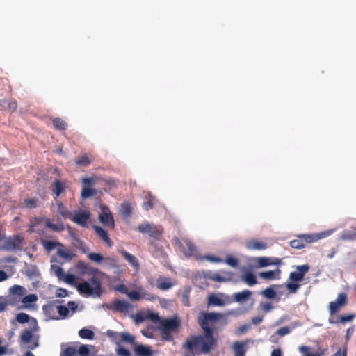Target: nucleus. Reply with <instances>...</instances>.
Returning <instances> with one entry per match:
<instances>
[{
  "label": "nucleus",
  "mask_w": 356,
  "mask_h": 356,
  "mask_svg": "<svg viewBox=\"0 0 356 356\" xmlns=\"http://www.w3.org/2000/svg\"><path fill=\"white\" fill-rule=\"evenodd\" d=\"M355 318L354 314L341 315L339 317L340 322L345 323L348 321H351Z\"/></svg>",
  "instance_id": "nucleus-57"
},
{
  "label": "nucleus",
  "mask_w": 356,
  "mask_h": 356,
  "mask_svg": "<svg viewBox=\"0 0 356 356\" xmlns=\"http://www.w3.org/2000/svg\"><path fill=\"white\" fill-rule=\"evenodd\" d=\"M102 212L99 215V221L108 228L113 229L115 228V221L110 209L105 206H101Z\"/></svg>",
  "instance_id": "nucleus-11"
},
{
  "label": "nucleus",
  "mask_w": 356,
  "mask_h": 356,
  "mask_svg": "<svg viewBox=\"0 0 356 356\" xmlns=\"http://www.w3.org/2000/svg\"><path fill=\"white\" fill-rule=\"evenodd\" d=\"M347 303V296L344 293H341L338 295L335 301L330 302L329 311L330 315H333L340 310L341 307L345 306Z\"/></svg>",
  "instance_id": "nucleus-14"
},
{
  "label": "nucleus",
  "mask_w": 356,
  "mask_h": 356,
  "mask_svg": "<svg viewBox=\"0 0 356 356\" xmlns=\"http://www.w3.org/2000/svg\"><path fill=\"white\" fill-rule=\"evenodd\" d=\"M248 343V341L234 342L232 346L234 356H245Z\"/></svg>",
  "instance_id": "nucleus-24"
},
{
  "label": "nucleus",
  "mask_w": 356,
  "mask_h": 356,
  "mask_svg": "<svg viewBox=\"0 0 356 356\" xmlns=\"http://www.w3.org/2000/svg\"><path fill=\"white\" fill-rule=\"evenodd\" d=\"M5 104H8V108L10 112H13L14 111H15L17 106V102L15 101L10 102H7L6 100L0 101L1 106L4 107Z\"/></svg>",
  "instance_id": "nucleus-50"
},
{
  "label": "nucleus",
  "mask_w": 356,
  "mask_h": 356,
  "mask_svg": "<svg viewBox=\"0 0 356 356\" xmlns=\"http://www.w3.org/2000/svg\"><path fill=\"white\" fill-rule=\"evenodd\" d=\"M262 321H263L262 316H254L252 318V323L254 325H259L262 322Z\"/></svg>",
  "instance_id": "nucleus-63"
},
{
  "label": "nucleus",
  "mask_w": 356,
  "mask_h": 356,
  "mask_svg": "<svg viewBox=\"0 0 356 356\" xmlns=\"http://www.w3.org/2000/svg\"><path fill=\"white\" fill-rule=\"evenodd\" d=\"M131 307L129 302L119 299L114 300L111 304L107 305L108 309L115 312H127Z\"/></svg>",
  "instance_id": "nucleus-17"
},
{
  "label": "nucleus",
  "mask_w": 356,
  "mask_h": 356,
  "mask_svg": "<svg viewBox=\"0 0 356 356\" xmlns=\"http://www.w3.org/2000/svg\"><path fill=\"white\" fill-rule=\"evenodd\" d=\"M172 243L174 245L177 246L187 258L191 257L196 254L197 248L195 245L189 240L184 241L186 247L181 241V240L177 237H174L172 240Z\"/></svg>",
  "instance_id": "nucleus-10"
},
{
  "label": "nucleus",
  "mask_w": 356,
  "mask_h": 356,
  "mask_svg": "<svg viewBox=\"0 0 356 356\" xmlns=\"http://www.w3.org/2000/svg\"><path fill=\"white\" fill-rule=\"evenodd\" d=\"M88 257L91 261L97 263H100L104 259L102 254L95 252L90 253Z\"/></svg>",
  "instance_id": "nucleus-51"
},
{
  "label": "nucleus",
  "mask_w": 356,
  "mask_h": 356,
  "mask_svg": "<svg viewBox=\"0 0 356 356\" xmlns=\"http://www.w3.org/2000/svg\"><path fill=\"white\" fill-rule=\"evenodd\" d=\"M223 317L220 313H207L200 312L198 314L197 321L200 326L204 331V335H197L188 339L183 344V348L188 352L184 356H195V353H209L216 344L213 337L214 329L211 327Z\"/></svg>",
  "instance_id": "nucleus-1"
},
{
  "label": "nucleus",
  "mask_w": 356,
  "mask_h": 356,
  "mask_svg": "<svg viewBox=\"0 0 356 356\" xmlns=\"http://www.w3.org/2000/svg\"><path fill=\"white\" fill-rule=\"evenodd\" d=\"M242 280L249 286H253L257 283L256 276L251 271H247L242 276Z\"/></svg>",
  "instance_id": "nucleus-32"
},
{
  "label": "nucleus",
  "mask_w": 356,
  "mask_h": 356,
  "mask_svg": "<svg viewBox=\"0 0 356 356\" xmlns=\"http://www.w3.org/2000/svg\"><path fill=\"white\" fill-rule=\"evenodd\" d=\"M252 294V291L246 289L241 292L234 293L233 294V298L236 302L241 303L248 300Z\"/></svg>",
  "instance_id": "nucleus-27"
},
{
  "label": "nucleus",
  "mask_w": 356,
  "mask_h": 356,
  "mask_svg": "<svg viewBox=\"0 0 356 356\" xmlns=\"http://www.w3.org/2000/svg\"><path fill=\"white\" fill-rule=\"evenodd\" d=\"M282 261L279 258L259 257L257 264L259 267H266L271 265H280Z\"/></svg>",
  "instance_id": "nucleus-21"
},
{
  "label": "nucleus",
  "mask_w": 356,
  "mask_h": 356,
  "mask_svg": "<svg viewBox=\"0 0 356 356\" xmlns=\"http://www.w3.org/2000/svg\"><path fill=\"white\" fill-rule=\"evenodd\" d=\"M57 316L58 319L65 318L69 314V309L63 305H60V303L57 304Z\"/></svg>",
  "instance_id": "nucleus-37"
},
{
  "label": "nucleus",
  "mask_w": 356,
  "mask_h": 356,
  "mask_svg": "<svg viewBox=\"0 0 356 356\" xmlns=\"http://www.w3.org/2000/svg\"><path fill=\"white\" fill-rule=\"evenodd\" d=\"M93 229L96 233V234L108 246L111 247L113 245V242L110 239L108 232L104 229L102 227L98 225H93Z\"/></svg>",
  "instance_id": "nucleus-20"
},
{
  "label": "nucleus",
  "mask_w": 356,
  "mask_h": 356,
  "mask_svg": "<svg viewBox=\"0 0 356 356\" xmlns=\"http://www.w3.org/2000/svg\"><path fill=\"white\" fill-rule=\"evenodd\" d=\"M137 230L148 235L156 240H160L163 233V228L149 222H145L138 226Z\"/></svg>",
  "instance_id": "nucleus-8"
},
{
  "label": "nucleus",
  "mask_w": 356,
  "mask_h": 356,
  "mask_svg": "<svg viewBox=\"0 0 356 356\" xmlns=\"http://www.w3.org/2000/svg\"><path fill=\"white\" fill-rule=\"evenodd\" d=\"M209 279L215 282H225V279L218 273H213L209 276Z\"/></svg>",
  "instance_id": "nucleus-59"
},
{
  "label": "nucleus",
  "mask_w": 356,
  "mask_h": 356,
  "mask_svg": "<svg viewBox=\"0 0 356 356\" xmlns=\"http://www.w3.org/2000/svg\"><path fill=\"white\" fill-rule=\"evenodd\" d=\"M44 221L46 227L49 228L51 231L54 232H62L64 230V225L63 223L59 225L54 224L51 222L50 219L44 218V217H36L31 220V222L29 225V232L33 233L35 232V227L36 225Z\"/></svg>",
  "instance_id": "nucleus-9"
},
{
  "label": "nucleus",
  "mask_w": 356,
  "mask_h": 356,
  "mask_svg": "<svg viewBox=\"0 0 356 356\" xmlns=\"http://www.w3.org/2000/svg\"><path fill=\"white\" fill-rule=\"evenodd\" d=\"M58 303H60V301L56 300L43 307V309L46 314L52 319H58V317L57 316V308H56L57 307Z\"/></svg>",
  "instance_id": "nucleus-19"
},
{
  "label": "nucleus",
  "mask_w": 356,
  "mask_h": 356,
  "mask_svg": "<svg viewBox=\"0 0 356 356\" xmlns=\"http://www.w3.org/2000/svg\"><path fill=\"white\" fill-rule=\"evenodd\" d=\"M79 335L81 339H92L95 334L91 330L83 328L79 331Z\"/></svg>",
  "instance_id": "nucleus-40"
},
{
  "label": "nucleus",
  "mask_w": 356,
  "mask_h": 356,
  "mask_svg": "<svg viewBox=\"0 0 356 356\" xmlns=\"http://www.w3.org/2000/svg\"><path fill=\"white\" fill-rule=\"evenodd\" d=\"M26 293L24 287L19 285H14L10 288V294L7 298H10L13 300L12 306L15 305L17 302L21 301L22 298Z\"/></svg>",
  "instance_id": "nucleus-16"
},
{
  "label": "nucleus",
  "mask_w": 356,
  "mask_h": 356,
  "mask_svg": "<svg viewBox=\"0 0 356 356\" xmlns=\"http://www.w3.org/2000/svg\"><path fill=\"white\" fill-rule=\"evenodd\" d=\"M133 208L129 202H125L120 205V213L124 217H129L132 213Z\"/></svg>",
  "instance_id": "nucleus-34"
},
{
  "label": "nucleus",
  "mask_w": 356,
  "mask_h": 356,
  "mask_svg": "<svg viewBox=\"0 0 356 356\" xmlns=\"http://www.w3.org/2000/svg\"><path fill=\"white\" fill-rule=\"evenodd\" d=\"M90 218V213L87 211H80L75 213L72 216H70V220L74 222L83 227H88V221Z\"/></svg>",
  "instance_id": "nucleus-15"
},
{
  "label": "nucleus",
  "mask_w": 356,
  "mask_h": 356,
  "mask_svg": "<svg viewBox=\"0 0 356 356\" xmlns=\"http://www.w3.org/2000/svg\"><path fill=\"white\" fill-rule=\"evenodd\" d=\"M77 289L81 294L86 296L99 295L101 290V281L99 278L93 276L88 282L84 281L79 283Z\"/></svg>",
  "instance_id": "nucleus-5"
},
{
  "label": "nucleus",
  "mask_w": 356,
  "mask_h": 356,
  "mask_svg": "<svg viewBox=\"0 0 356 356\" xmlns=\"http://www.w3.org/2000/svg\"><path fill=\"white\" fill-rule=\"evenodd\" d=\"M57 254L60 257L65 259L70 260L72 258V254L69 252H67V251H66V250H63L62 248H58V249Z\"/></svg>",
  "instance_id": "nucleus-52"
},
{
  "label": "nucleus",
  "mask_w": 356,
  "mask_h": 356,
  "mask_svg": "<svg viewBox=\"0 0 356 356\" xmlns=\"http://www.w3.org/2000/svg\"><path fill=\"white\" fill-rule=\"evenodd\" d=\"M134 351L135 356H152L153 354L149 346L142 344L135 345Z\"/></svg>",
  "instance_id": "nucleus-25"
},
{
  "label": "nucleus",
  "mask_w": 356,
  "mask_h": 356,
  "mask_svg": "<svg viewBox=\"0 0 356 356\" xmlns=\"http://www.w3.org/2000/svg\"><path fill=\"white\" fill-rule=\"evenodd\" d=\"M30 316L26 313H19L16 316V321L19 323H26L29 321Z\"/></svg>",
  "instance_id": "nucleus-48"
},
{
  "label": "nucleus",
  "mask_w": 356,
  "mask_h": 356,
  "mask_svg": "<svg viewBox=\"0 0 356 356\" xmlns=\"http://www.w3.org/2000/svg\"><path fill=\"white\" fill-rule=\"evenodd\" d=\"M78 353L80 356H89L90 350L87 346L81 345L78 350Z\"/></svg>",
  "instance_id": "nucleus-56"
},
{
  "label": "nucleus",
  "mask_w": 356,
  "mask_h": 356,
  "mask_svg": "<svg viewBox=\"0 0 356 356\" xmlns=\"http://www.w3.org/2000/svg\"><path fill=\"white\" fill-rule=\"evenodd\" d=\"M332 233V230H327L316 234H300L296 239L290 242V245L294 249L304 248L307 244L317 241L321 238L330 236Z\"/></svg>",
  "instance_id": "nucleus-2"
},
{
  "label": "nucleus",
  "mask_w": 356,
  "mask_h": 356,
  "mask_svg": "<svg viewBox=\"0 0 356 356\" xmlns=\"http://www.w3.org/2000/svg\"><path fill=\"white\" fill-rule=\"evenodd\" d=\"M261 307L262 309L266 312H270V310H272L273 309V305L270 302L261 303Z\"/></svg>",
  "instance_id": "nucleus-62"
},
{
  "label": "nucleus",
  "mask_w": 356,
  "mask_h": 356,
  "mask_svg": "<svg viewBox=\"0 0 356 356\" xmlns=\"http://www.w3.org/2000/svg\"><path fill=\"white\" fill-rule=\"evenodd\" d=\"M281 270L276 269L274 270H268L265 272H261L259 276L266 280H277L280 277Z\"/></svg>",
  "instance_id": "nucleus-26"
},
{
  "label": "nucleus",
  "mask_w": 356,
  "mask_h": 356,
  "mask_svg": "<svg viewBox=\"0 0 356 356\" xmlns=\"http://www.w3.org/2000/svg\"><path fill=\"white\" fill-rule=\"evenodd\" d=\"M261 294L268 299H274L276 296V293L272 287L264 289Z\"/></svg>",
  "instance_id": "nucleus-47"
},
{
  "label": "nucleus",
  "mask_w": 356,
  "mask_h": 356,
  "mask_svg": "<svg viewBox=\"0 0 356 356\" xmlns=\"http://www.w3.org/2000/svg\"><path fill=\"white\" fill-rule=\"evenodd\" d=\"M172 286L168 278L160 277L157 280V288L161 290H168Z\"/></svg>",
  "instance_id": "nucleus-33"
},
{
  "label": "nucleus",
  "mask_w": 356,
  "mask_h": 356,
  "mask_svg": "<svg viewBox=\"0 0 356 356\" xmlns=\"http://www.w3.org/2000/svg\"><path fill=\"white\" fill-rule=\"evenodd\" d=\"M24 206L29 209L37 207V200L35 198L26 199L23 202Z\"/></svg>",
  "instance_id": "nucleus-49"
},
{
  "label": "nucleus",
  "mask_w": 356,
  "mask_h": 356,
  "mask_svg": "<svg viewBox=\"0 0 356 356\" xmlns=\"http://www.w3.org/2000/svg\"><path fill=\"white\" fill-rule=\"evenodd\" d=\"M20 342L24 344H29L27 348L34 350L39 346L38 339L34 338L33 332L30 330H24L20 335Z\"/></svg>",
  "instance_id": "nucleus-12"
},
{
  "label": "nucleus",
  "mask_w": 356,
  "mask_h": 356,
  "mask_svg": "<svg viewBox=\"0 0 356 356\" xmlns=\"http://www.w3.org/2000/svg\"><path fill=\"white\" fill-rule=\"evenodd\" d=\"M51 191L54 198L56 200L58 197L62 194L66 188V186L59 179H56L51 185Z\"/></svg>",
  "instance_id": "nucleus-23"
},
{
  "label": "nucleus",
  "mask_w": 356,
  "mask_h": 356,
  "mask_svg": "<svg viewBox=\"0 0 356 356\" xmlns=\"http://www.w3.org/2000/svg\"><path fill=\"white\" fill-rule=\"evenodd\" d=\"M179 327L180 321L177 318L162 319L160 327L162 339L168 341H172V333L177 332Z\"/></svg>",
  "instance_id": "nucleus-4"
},
{
  "label": "nucleus",
  "mask_w": 356,
  "mask_h": 356,
  "mask_svg": "<svg viewBox=\"0 0 356 356\" xmlns=\"http://www.w3.org/2000/svg\"><path fill=\"white\" fill-rule=\"evenodd\" d=\"M115 290L126 295L129 291L127 286L124 284L117 285L115 287Z\"/></svg>",
  "instance_id": "nucleus-61"
},
{
  "label": "nucleus",
  "mask_w": 356,
  "mask_h": 356,
  "mask_svg": "<svg viewBox=\"0 0 356 356\" xmlns=\"http://www.w3.org/2000/svg\"><path fill=\"white\" fill-rule=\"evenodd\" d=\"M56 295L58 298H64V297H66L68 295V291L65 289L58 288L56 290Z\"/></svg>",
  "instance_id": "nucleus-60"
},
{
  "label": "nucleus",
  "mask_w": 356,
  "mask_h": 356,
  "mask_svg": "<svg viewBox=\"0 0 356 356\" xmlns=\"http://www.w3.org/2000/svg\"><path fill=\"white\" fill-rule=\"evenodd\" d=\"M145 199L146 200L143 204V208L146 211L152 209L154 207V197L152 195H149L145 197Z\"/></svg>",
  "instance_id": "nucleus-42"
},
{
  "label": "nucleus",
  "mask_w": 356,
  "mask_h": 356,
  "mask_svg": "<svg viewBox=\"0 0 356 356\" xmlns=\"http://www.w3.org/2000/svg\"><path fill=\"white\" fill-rule=\"evenodd\" d=\"M58 212L64 218H70V213L61 202H57Z\"/></svg>",
  "instance_id": "nucleus-43"
},
{
  "label": "nucleus",
  "mask_w": 356,
  "mask_h": 356,
  "mask_svg": "<svg viewBox=\"0 0 356 356\" xmlns=\"http://www.w3.org/2000/svg\"><path fill=\"white\" fill-rule=\"evenodd\" d=\"M245 247L250 250H264L267 248V245L263 241L251 239L246 242Z\"/></svg>",
  "instance_id": "nucleus-22"
},
{
  "label": "nucleus",
  "mask_w": 356,
  "mask_h": 356,
  "mask_svg": "<svg viewBox=\"0 0 356 356\" xmlns=\"http://www.w3.org/2000/svg\"><path fill=\"white\" fill-rule=\"evenodd\" d=\"M25 274L30 279H33L40 276V272L37 267L34 265H31L27 267L26 268Z\"/></svg>",
  "instance_id": "nucleus-35"
},
{
  "label": "nucleus",
  "mask_w": 356,
  "mask_h": 356,
  "mask_svg": "<svg viewBox=\"0 0 356 356\" xmlns=\"http://www.w3.org/2000/svg\"><path fill=\"white\" fill-rule=\"evenodd\" d=\"M40 243L47 252H50L56 247H63V245L58 241H51L46 239H41Z\"/></svg>",
  "instance_id": "nucleus-30"
},
{
  "label": "nucleus",
  "mask_w": 356,
  "mask_h": 356,
  "mask_svg": "<svg viewBox=\"0 0 356 356\" xmlns=\"http://www.w3.org/2000/svg\"><path fill=\"white\" fill-rule=\"evenodd\" d=\"M24 238L21 234H15L6 238L0 248L8 252L22 251L24 249Z\"/></svg>",
  "instance_id": "nucleus-6"
},
{
  "label": "nucleus",
  "mask_w": 356,
  "mask_h": 356,
  "mask_svg": "<svg viewBox=\"0 0 356 356\" xmlns=\"http://www.w3.org/2000/svg\"><path fill=\"white\" fill-rule=\"evenodd\" d=\"M299 350L302 353L305 354L304 356H322L325 354V352L326 351V350H323L320 353H316L315 354L310 353H308V351L309 350V347L305 346H300L299 348Z\"/></svg>",
  "instance_id": "nucleus-41"
},
{
  "label": "nucleus",
  "mask_w": 356,
  "mask_h": 356,
  "mask_svg": "<svg viewBox=\"0 0 356 356\" xmlns=\"http://www.w3.org/2000/svg\"><path fill=\"white\" fill-rule=\"evenodd\" d=\"M291 330L289 327H282L277 330V334L280 336H284L290 333Z\"/></svg>",
  "instance_id": "nucleus-58"
},
{
  "label": "nucleus",
  "mask_w": 356,
  "mask_h": 356,
  "mask_svg": "<svg viewBox=\"0 0 356 356\" xmlns=\"http://www.w3.org/2000/svg\"><path fill=\"white\" fill-rule=\"evenodd\" d=\"M207 259L208 261H210L211 262L214 263H220L222 261V259L218 257H213V256H208L207 257Z\"/></svg>",
  "instance_id": "nucleus-64"
},
{
  "label": "nucleus",
  "mask_w": 356,
  "mask_h": 356,
  "mask_svg": "<svg viewBox=\"0 0 356 356\" xmlns=\"http://www.w3.org/2000/svg\"><path fill=\"white\" fill-rule=\"evenodd\" d=\"M341 238L344 241H355L356 240V231L345 230L342 232Z\"/></svg>",
  "instance_id": "nucleus-39"
},
{
  "label": "nucleus",
  "mask_w": 356,
  "mask_h": 356,
  "mask_svg": "<svg viewBox=\"0 0 356 356\" xmlns=\"http://www.w3.org/2000/svg\"><path fill=\"white\" fill-rule=\"evenodd\" d=\"M96 191L94 189L88 186H83L81 191V197L83 199H87L95 195Z\"/></svg>",
  "instance_id": "nucleus-44"
},
{
  "label": "nucleus",
  "mask_w": 356,
  "mask_h": 356,
  "mask_svg": "<svg viewBox=\"0 0 356 356\" xmlns=\"http://www.w3.org/2000/svg\"><path fill=\"white\" fill-rule=\"evenodd\" d=\"M116 353L119 356H131L129 350L122 346H119L116 349Z\"/></svg>",
  "instance_id": "nucleus-55"
},
{
  "label": "nucleus",
  "mask_w": 356,
  "mask_h": 356,
  "mask_svg": "<svg viewBox=\"0 0 356 356\" xmlns=\"http://www.w3.org/2000/svg\"><path fill=\"white\" fill-rule=\"evenodd\" d=\"M297 271L291 272L289 275L291 282L286 283V288L290 293H296L300 287L298 282L304 280L305 275L309 271V266L304 264L296 266Z\"/></svg>",
  "instance_id": "nucleus-3"
},
{
  "label": "nucleus",
  "mask_w": 356,
  "mask_h": 356,
  "mask_svg": "<svg viewBox=\"0 0 356 356\" xmlns=\"http://www.w3.org/2000/svg\"><path fill=\"white\" fill-rule=\"evenodd\" d=\"M91 160L89 159L86 154H83L77 157L75 160V163L77 165L88 166L90 164Z\"/></svg>",
  "instance_id": "nucleus-36"
},
{
  "label": "nucleus",
  "mask_w": 356,
  "mask_h": 356,
  "mask_svg": "<svg viewBox=\"0 0 356 356\" xmlns=\"http://www.w3.org/2000/svg\"><path fill=\"white\" fill-rule=\"evenodd\" d=\"M38 297L35 294H29L27 296H23L21 299V301L25 305H29L31 303L35 302L37 301Z\"/></svg>",
  "instance_id": "nucleus-45"
},
{
  "label": "nucleus",
  "mask_w": 356,
  "mask_h": 356,
  "mask_svg": "<svg viewBox=\"0 0 356 356\" xmlns=\"http://www.w3.org/2000/svg\"><path fill=\"white\" fill-rule=\"evenodd\" d=\"M127 296L133 300H140L141 299L140 293L137 291H128Z\"/></svg>",
  "instance_id": "nucleus-54"
},
{
  "label": "nucleus",
  "mask_w": 356,
  "mask_h": 356,
  "mask_svg": "<svg viewBox=\"0 0 356 356\" xmlns=\"http://www.w3.org/2000/svg\"><path fill=\"white\" fill-rule=\"evenodd\" d=\"M225 304V301L219 298L217 295L216 294H211L208 296L207 298V305L208 307L209 306H213V307H222L224 306Z\"/></svg>",
  "instance_id": "nucleus-28"
},
{
  "label": "nucleus",
  "mask_w": 356,
  "mask_h": 356,
  "mask_svg": "<svg viewBox=\"0 0 356 356\" xmlns=\"http://www.w3.org/2000/svg\"><path fill=\"white\" fill-rule=\"evenodd\" d=\"M105 334L117 345H120L122 342L134 344L135 342V337L127 332H118L108 330Z\"/></svg>",
  "instance_id": "nucleus-7"
},
{
  "label": "nucleus",
  "mask_w": 356,
  "mask_h": 356,
  "mask_svg": "<svg viewBox=\"0 0 356 356\" xmlns=\"http://www.w3.org/2000/svg\"><path fill=\"white\" fill-rule=\"evenodd\" d=\"M52 122L55 129L65 131L67 129V123L60 118H54Z\"/></svg>",
  "instance_id": "nucleus-31"
},
{
  "label": "nucleus",
  "mask_w": 356,
  "mask_h": 356,
  "mask_svg": "<svg viewBox=\"0 0 356 356\" xmlns=\"http://www.w3.org/2000/svg\"><path fill=\"white\" fill-rule=\"evenodd\" d=\"M150 245V250L152 254V255L156 258H161V259H166L168 257V254L163 250V248L159 245L158 243L155 241H152L149 244Z\"/></svg>",
  "instance_id": "nucleus-18"
},
{
  "label": "nucleus",
  "mask_w": 356,
  "mask_h": 356,
  "mask_svg": "<svg viewBox=\"0 0 356 356\" xmlns=\"http://www.w3.org/2000/svg\"><path fill=\"white\" fill-rule=\"evenodd\" d=\"M13 300L10 298L0 296V312H2L6 309L8 305H12Z\"/></svg>",
  "instance_id": "nucleus-38"
},
{
  "label": "nucleus",
  "mask_w": 356,
  "mask_h": 356,
  "mask_svg": "<svg viewBox=\"0 0 356 356\" xmlns=\"http://www.w3.org/2000/svg\"><path fill=\"white\" fill-rule=\"evenodd\" d=\"M76 350L74 348L68 346L65 349L62 350L60 356H76Z\"/></svg>",
  "instance_id": "nucleus-46"
},
{
  "label": "nucleus",
  "mask_w": 356,
  "mask_h": 356,
  "mask_svg": "<svg viewBox=\"0 0 356 356\" xmlns=\"http://www.w3.org/2000/svg\"><path fill=\"white\" fill-rule=\"evenodd\" d=\"M225 263L232 267H236L238 265V260L229 255L227 257Z\"/></svg>",
  "instance_id": "nucleus-53"
},
{
  "label": "nucleus",
  "mask_w": 356,
  "mask_h": 356,
  "mask_svg": "<svg viewBox=\"0 0 356 356\" xmlns=\"http://www.w3.org/2000/svg\"><path fill=\"white\" fill-rule=\"evenodd\" d=\"M51 268L54 270L55 275L59 280H63L70 285H74L75 284L76 276L74 275L65 273L63 268L57 265H52Z\"/></svg>",
  "instance_id": "nucleus-13"
},
{
  "label": "nucleus",
  "mask_w": 356,
  "mask_h": 356,
  "mask_svg": "<svg viewBox=\"0 0 356 356\" xmlns=\"http://www.w3.org/2000/svg\"><path fill=\"white\" fill-rule=\"evenodd\" d=\"M120 254L124 258V259L128 263H129L135 269L138 270L139 264L136 257H134V255H132L131 254L125 250H122L120 252Z\"/></svg>",
  "instance_id": "nucleus-29"
}]
</instances>
